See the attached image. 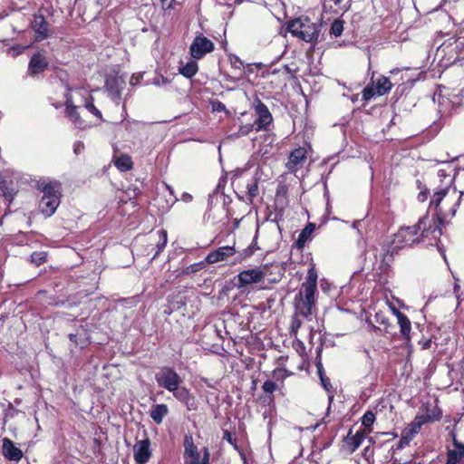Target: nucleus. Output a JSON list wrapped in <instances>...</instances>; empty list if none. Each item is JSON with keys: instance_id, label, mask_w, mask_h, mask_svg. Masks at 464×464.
Segmentation results:
<instances>
[{"instance_id": "39", "label": "nucleus", "mask_w": 464, "mask_h": 464, "mask_svg": "<svg viewBox=\"0 0 464 464\" xmlns=\"http://www.w3.org/2000/svg\"><path fill=\"white\" fill-rule=\"evenodd\" d=\"M231 66L236 70H242L245 67L244 62L237 55L229 57Z\"/></svg>"}, {"instance_id": "46", "label": "nucleus", "mask_w": 464, "mask_h": 464, "mask_svg": "<svg viewBox=\"0 0 464 464\" xmlns=\"http://www.w3.org/2000/svg\"><path fill=\"white\" fill-rule=\"evenodd\" d=\"M84 149V144L81 141H77L73 145V150L75 154H80Z\"/></svg>"}, {"instance_id": "44", "label": "nucleus", "mask_w": 464, "mask_h": 464, "mask_svg": "<svg viewBox=\"0 0 464 464\" xmlns=\"http://www.w3.org/2000/svg\"><path fill=\"white\" fill-rule=\"evenodd\" d=\"M375 322L380 324L386 325L388 324L389 319L386 317L384 314H382V312H378L375 314Z\"/></svg>"}, {"instance_id": "17", "label": "nucleus", "mask_w": 464, "mask_h": 464, "mask_svg": "<svg viewBox=\"0 0 464 464\" xmlns=\"http://www.w3.org/2000/svg\"><path fill=\"white\" fill-rule=\"evenodd\" d=\"M48 66V61L45 57V55L38 52L30 59L29 65H28V73L31 76H34L42 72H44Z\"/></svg>"}, {"instance_id": "45", "label": "nucleus", "mask_w": 464, "mask_h": 464, "mask_svg": "<svg viewBox=\"0 0 464 464\" xmlns=\"http://www.w3.org/2000/svg\"><path fill=\"white\" fill-rule=\"evenodd\" d=\"M411 440L412 439H408L407 440H405V433L402 432L401 439L397 444V450L402 449L405 445H408Z\"/></svg>"}, {"instance_id": "8", "label": "nucleus", "mask_w": 464, "mask_h": 464, "mask_svg": "<svg viewBox=\"0 0 464 464\" xmlns=\"http://www.w3.org/2000/svg\"><path fill=\"white\" fill-rule=\"evenodd\" d=\"M184 457L187 464H208L209 452L207 448L204 449V456L200 460V454L198 448L194 445L191 436H186L184 440Z\"/></svg>"}, {"instance_id": "59", "label": "nucleus", "mask_w": 464, "mask_h": 464, "mask_svg": "<svg viewBox=\"0 0 464 464\" xmlns=\"http://www.w3.org/2000/svg\"><path fill=\"white\" fill-rule=\"evenodd\" d=\"M459 179H464V169H463V172H462V173L460 174V176H459Z\"/></svg>"}, {"instance_id": "27", "label": "nucleus", "mask_w": 464, "mask_h": 464, "mask_svg": "<svg viewBox=\"0 0 464 464\" xmlns=\"http://www.w3.org/2000/svg\"><path fill=\"white\" fill-rule=\"evenodd\" d=\"M370 433V430L357 431L354 435H348L346 439L347 444L351 447V450L354 451L362 443L365 437Z\"/></svg>"}, {"instance_id": "28", "label": "nucleus", "mask_w": 464, "mask_h": 464, "mask_svg": "<svg viewBox=\"0 0 464 464\" xmlns=\"http://www.w3.org/2000/svg\"><path fill=\"white\" fill-rule=\"evenodd\" d=\"M425 422L423 417H416L415 420L403 430L405 433V440L413 439V437L420 431L422 424Z\"/></svg>"}, {"instance_id": "14", "label": "nucleus", "mask_w": 464, "mask_h": 464, "mask_svg": "<svg viewBox=\"0 0 464 464\" xmlns=\"http://www.w3.org/2000/svg\"><path fill=\"white\" fill-rule=\"evenodd\" d=\"M173 396L181 403H183L188 411H196L198 408V403L195 399V396L190 392V391L181 386L180 384L176 388V390H173L172 392Z\"/></svg>"}, {"instance_id": "9", "label": "nucleus", "mask_w": 464, "mask_h": 464, "mask_svg": "<svg viewBox=\"0 0 464 464\" xmlns=\"http://www.w3.org/2000/svg\"><path fill=\"white\" fill-rule=\"evenodd\" d=\"M438 178L442 185L434 192L430 204V206H434L436 208H439L442 199L448 195L450 186L454 180V178L447 174L444 169L438 170Z\"/></svg>"}, {"instance_id": "23", "label": "nucleus", "mask_w": 464, "mask_h": 464, "mask_svg": "<svg viewBox=\"0 0 464 464\" xmlns=\"http://www.w3.org/2000/svg\"><path fill=\"white\" fill-rule=\"evenodd\" d=\"M397 323L400 326V332L401 336L405 340H410L411 331V324L406 314L403 313L397 314Z\"/></svg>"}, {"instance_id": "58", "label": "nucleus", "mask_w": 464, "mask_h": 464, "mask_svg": "<svg viewBox=\"0 0 464 464\" xmlns=\"http://www.w3.org/2000/svg\"><path fill=\"white\" fill-rule=\"evenodd\" d=\"M166 187H167L168 190L172 194L173 193L172 188L169 185H166Z\"/></svg>"}, {"instance_id": "53", "label": "nucleus", "mask_w": 464, "mask_h": 464, "mask_svg": "<svg viewBox=\"0 0 464 464\" xmlns=\"http://www.w3.org/2000/svg\"><path fill=\"white\" fill-rule=\"evenodd\" d=\"M391 310L392 311L393 314L397 317V314L401 313L397 308L394 306H391Z\"/></svg>"}, {"instance_id": "37", "label": "nucleus", "mask_w": 464, "mask_h": 464, "mask_svg": "<svg viewBox=\"0 0 464 464\" xmlns=\"http://www.w3.org/2000/svg\"><path fill=\"white\" fill-rule=\"evenodd\" d=\"M84 107L93 115H95L98 119L102 120V112L95 107L93 104V99L91 98V101L86 100Z\"/></svg>"}, {"instance_id": "1", "label": "nucleus", "mask_w": 464, "mask_h": 464, "mask_svg": "<svg viewBox=\"0 0 464 464\" xmlns=\"http://www.w3.org/2000/svg\"><path fill=\"white\" fill-rule=\"evenodd\" d=\"M430 234L437 238L441 235L440 228L435 225L434 221L428 215L420 218L414 226L401 227L394 234L392 241V253L405 246H411L424 240Z\"/></svg>"}, {"instance_id": "61", "label": "nucleus", "mask_w": 464, "mask_h": 464, "mask_svg": "<svg viewBox=\"0 0 464 464\" xmlns=\"http://www.w3.org/2000/svg\"><path fill=\"white\" fill-rule=\"evenodd\" d=\"M333 399H334V395H333V394H330V395H329V401H330V402L333 401Z\"/></svg>"}, {"instance_id": "32", "label": "nucleus", "mask_w": 464, "mask_h": 464, "mask_svg": "<svg viewBox=\"0 0 464 464\" xmlns=\"http://www.w3.org/2000/svg\"><path fill=\"white\" fill-rule=\"evenodd\" d=\"M375 421V415L372 411H366L363 416L362 417V424L366 429L365 430L371 431V427Z\"/></svg>"}, {"instance_id": "62", "label": "nucleus", "mask_w": 464, "mask_h": 464, "mask_svg": "<svg viewBox=\"0 0 464 464\" xmlns=\"http://www.w3.org/2000/svg\"><path fill=\"white\" fill-rule=\"evenodd\" d=\"M367 453H369V449H368V448H366V449L364 450V454L366 455Z\"/></svg>"}, {"instance_id": "11", "label": "nucleus", "mask_w": 464, "mask_h": 464, "mask_svg": "<svg viewBox=\"0 0 464 464\" xmlns=\"http://www.w3.org/2000/svg\"><path fill=\"white\" fill-rule=\"evenodd\" d=\"M266 277V272L260 267L246 269L237 275L238 286L244 287L252 284L262 282Z\"/></svg>"}, {"instance_id": "60", "label": "nucleus", "mask_w": 464, "mask_h": 464, "mask_svg": "<svg viewBox=\"0 0 464 464\" xmlns=\"http://www.w3.org/2000/svg\"><path fill=\"white\" fill-rule=\"evenodd\" d=\"M130 84H132V85L135 84L134 76H132L131 79H130Z\"/></svg>"}, {"instance_id": "15", "label": "nucleus", "mask_w": 464, "mask_h": 464, "mask_svg": "<svg viewBox=\"0 0 464 464\" xmlns=\"http://www.w3.org/2000/svg\"><path fill=\"white\" fill-rule=\"evenodd\" d=\"M306 160V150L299 147L294 150L289 156L288 161L285 164L289 172L295 173L303 167Z\"/></svg>"}, {"instance_id": "18", "label": "nucleus", "mask_w": 464, "mask_h": 464, "mask_svg": "<svg viewBox=\"0 0 464 464\" xmlns=\"http://www.w3.org/2000/svg\"><path fill=\"white\" fill-rule=\"evenodd\" d=\"M453 446L454 449L448 450L447 464H464V443L453 436Z\"/></svg>"}, {"instance_id": "21", "label": "nucleus", "mask_w": 464, "mask_h": 464, "mask_svg": "<svg viewBox=\"0 0 464 464\" xmlns=\"http://www.w3.org/2000/svg\"><path fill=\"white\" fill-rule=\"evenodd\" d=\"M32 27L37 34L35 38L36 41H42L48 36V24L43 15H37L34 17Z\"/></svg>"}, {"instance_id": "30", "label": "nucleus", "mask_w": 464, "mask_h": 464, "mask_svg": "<svg viewBox=\"0 0 464 464\" xmlns=\"http://www.w3.org/2000/svg\"><path fill=\"white\" fill-rule=\"evenodd\" d=\"M158 236V242L156 244V252L153 255L151 259L156 258L165 248L167 242H168V234L167 231L164 229L159 230L157 232Z\"/></svg>"}, {"instance_id": "63", "label": "nucleus", "mask_w": 464, "mask_h": 464, "mask_svg": "<svg viewBox=\"0 0 464 464\" xmlns=\"http://www.w3.org/2000/svg\"><path fill=\"white\" fill-rule=\"evenodd\" d=\"M242 1H243V0H234V2H235L236 4H239V3H241Z\"/></svg>"}, {"instance_id": "13", "label": "nucleus", "mask_w": 464, "mask_h": 464, "mask_svg": "<svg viewBox=\"0 0 464 464\" xmlns=\"http://www.w3.org/2000/svg\"><path fill=\"white\" fill-rule=\"evenodd\" d=\"M150 441L149 439L138 440L133 446V456L136 464H146L150 457Z\"/></svg>"}, {"instance_id": "33", "label": "nucleus", "mask_w": 464, "mask_h": 464, "mask_svg": "<svg viewBox=\"0 0 464 464\" xmlns=\"http://www.w3.org/2000/svg\"><path fill=\"white\" fill-rule=\"evenodd\" d=\"M256 128L257 126L254 121L248 123H241L238 129V136H246L251 131H256Z\"/></svg>"}, {"instance_id": "19", "label": "nucleus", "mask_w": 464, "mask_h": 464, "mask_svg": "<svg viewBox=\"0 0 464 464\" xmlns=\"http://www.w3.org/2000/svg\"><path fill=\"white\" fill-rule=\"evenodd\" d=\"M3 455L9 460L19 461L23 458L22 450L8 438L3 439Z\"/></svg>"}, {"instance_id": "31", "label": "nucleus", "mask_w": 464, "mask_h": 464, "mask_svg": "<svg viewBox=\"0 0 464 464\" xmlns=\"http://www.w3.org/2000/svg\"><path fill=\"white\" fill-rule=\"evenodd\" d=\"M15 195V192L13 188H9L6 185V181L4 179L2 174L0 173V196L5 198V199L10 203Z\"/></svg>"}, {"instance_id": "50", "label": "nucleus", "mask_w": 464, "mask_h": 464, "mask_svg": "<svg viewBox=\"0 0 464 464\" xmlns=\"http://www.w3.org/2000/svg\"><path fill=\"white\" fill-rule=\"evenodd\" d=\"M214 109H215L216 111H224V110L226 109V106H225L222 102H217V104L214 106Z\"/></svg>"}, {"instance_id": "57", "label": "nucleus", "mask_w": 464, "mask_h": 464, "mask_svg": "<svg viewBox=\"0 0 464 464\" xmlns=\"http://www.w3.org/2000/svg\"><path fill=\"white\" fill-rule=\"evenodd\" d=\"M333 1H334V5H340V4H341V2H342L343 0H333Z\"/></svg>"}, {"instance_id": "7", "label": "nucleus", "mask_w": 464, "mask_h": 464, "mask_svg": "<svg viewBox=\"0 0 464 464\" xmlns=\"http://www.w3.org/2000/svg\"><path fill=\"white\" fill-rule=\"evenodd\" d=\"M155 378L159 386L170 392L183 382L181 377L169 367L162 368L161 371L156 374Z\"/></svg>"}, {"instance_id": "56", "label": "nucleus", "mask_w": 464, "mask_h": 464, "mask_svg": "<svg viewBox=\"0 0 464 464\" xmlns=\"http://www.w3.org/2000/svg\"><path fill=\"white\" fill-rule=\"evenodd\" d=\"M457 158H458V157H457V156H455V157H452V158H451V160H443L442 162H449V161H452V160H456Z\"/></svg>"}, {"instance_id": "55", "label": "nucleus", "mask_w": 464, "mask_h": 464, "mask_svg": "<svg viewBox=\"0 0 464 464\" xmlns=\"http://www.w3.org/2000/svg\"><path fill=\"white\" fill-rule=\"evenodd\" d=\"M437 97H438V99L440 100V94H439V95H438L437 93H435V94H434V96H433V102H437ZM439 102L440 103V101H439Z\"/></svg>"}, {"instance_id": "20", "label": "nucleus", "mask_w": 464, "mask_h": 464, "mask_svg": "<svg viewBox=\"0 0 464 464\" xmlns=\"http://www.w3.org/2000/svg\"><path fill=\"white\" fill-rule=\"evenodd\" d=\"M66 114L71 119V121L74 123V125L79 129H84L86 124L80 118V115L77 111V107L73 105V102L72 96L67 93L66 94Z\"/></svg>"}, {"instance_id": "10", "label": "nucleus", "mask_w": 464, "mask_h": 464, "mask_svg": "<svg viewBox=\"0 0 464 464\" xmlns=\"http://www.w3.org/2000/svg\"><path fill=\"white\" fill-rule=\"evenodd\" d=\"M213 50V42L202 35L196 36L189 47L192 58L197 60L203 58L207 53H211Z\"/></svg>"}, {"instance_id": "4", "label": "nucleus", "mask_w": 464, "mask_h": 464, "mask_svg": "<svg viewBox=\"0 0 464 464\" xmlns=\"http://www.w3.org/2000/svg\"><path fill=\"white\" fill-rule=\"evenodd\" d=\"M43 197L39 203L40 211L46 218L51 217L60 205L61 185L57 181L43 183L40 188Z\"/></svg>"}, {"instance_id": "42", "label": "nucleus", "mask_w": 464, "mask_h": 464, "mask_svg": "<svg viewBox=\"0 0 464 464\" xmlns=\"http://www.w3.org/2000/svg\"><path fill=\"white\" fill-rule=\"evenodd\" d=\"M25 48L26 47L20 46V45L12 46V47L7 49V53L12 55V56H16V55L22 53Z\"/></svg>"}, {"instance_id": "24", "label": "nucleus", "mask_w": 464, "mask_h": 464, "mask_svg": "<svg viewBox=\"0 0 464 464\" xmlns=\"http://www.w3.org/2000/svg\"><path fill=\"white\" fill-rule=\"evenodd\" d=\"M168 413L169 408L166 404H155L150 411V416L155 423L160 424Z\"/></svg>"}, {"instance_id": "6", "label": "nucleus", "mask_w": 464, "mask_h": 464, "mask_svg": "<svg viewBox=\"0 0 464 464\" xmlns=\"http://www.w3.org/2000/svg\"><path fill=\"white\" fill-rule=\"evenodd\" d=\"M256 119L254 122L256 124V131L267 130L273 122V116L267 106L258 98L255 99L252 103Z\"/></svg>"}, {"instance_id": "48", "label": "nucleus", "mask_w": 464, "mask_h": 464, "mask_svg": "<svg viewBox=\"0 0 464 464\" xmlns=\"http://www.w3.org/2000/svg\"><path fill=\"white\" fill-rule=\"evenodd\" d=\"M253 65H256V67H260V63H255V64H247V67L246 70L243 71L244 75H249L250 73L254 72Z\"/></svg>"}, {"instance_id": "35", "label": "nucleus", "mask_w": 464, "mask_h": 464, "mask_svg": "<svg viewBox=\"0 0 464 464\" xmlns=\"http://www.w3.org/2000/svg\"><path fill=\"white\" fill-rule=\"evenodd\" d=\"M343 31V22L342 20H334L331 25L330 33L331 34L338 37L342 34Z\"/></svg>"}, {"instance_id": "51", "label": "nucleus", "mask_w": 464, "mask_h": 464, "mask_svg": "<svg viewBox=\"0 0 464 464\" xmlns=\"http://www.w3.org/2000/svg\"><path fill=\"white\" fill-rule=\"evenodd\" d=\"M301 322L299 320H294L292 323V329L293 331H297V329L300 327Z\"/></svg>"}, {"instance_id": "41", "label": "nucleus", "mask_w": 464, "mask_h": 464, "mask_svg": "<svg viewBox=\"0 0 464 464\" xmlns=\"http://www.w3.org/2000/svg\"><path fill=\"white\" fill-rule=\"evenodd\" d=\"M320 380H321V384L324 387V389L327 392H331L332 389H333V386L331 384L330 379L327 376H325L324 374H321V379Z\"/></svg>"}, {"instance_id": "47", "label": "nucleus", "mask_w": 464, "mask_h": 464, "mask_svg": "<svg viewBox=\"0 0 464 464\" xmlns=\"http://www.w3.org/2000/svg\"><path fill=\"white\" fill-rule=\"evenodd\" d=\"M173 1L174 0H160L162 9L168 10V9L171 8Z\"/></svg>"}, {"instance_id": "52", "label": "nucleus", "mask_w": 464, "mask_h": 464, "mask_svg": "<svg viewBox=\"0 0 464 464\" xmlns=\"http://www.w3.org/2000/svg\"><path fill=\"white\" fill-rule=\"evenodd\" d=\"M224 439L227 440V441L231 442V435L228 431L224 432Z\"/></svg>"}, {"instance_id": "64", "label": "nucleus", "mask_w": 464, "mask_h": 464, "mask_svg": "<svg viewBox=\"0 0 464 464\" xmlns=\"http://www.w3.org/2000/svg\"><path fill=\"white\" fill-rule=\"evenodd\" d=\"M461 96L464 98V88L461 90Z\"/></svg>"}, {"instance_id": "2", "label": "nucleus", "mask_w": 464, "mask_h": 464, "mask_svg": "<svg viewBox=\"0 0 464 464\" xmlns=\"http://www.w3.org/2000/svg\"><path fill=\"white\" fill-rule=\"evenodd\" d=\"M317 278V271L312 266L307 271L305 282L302 284L301 289L295 298V307L297 314L304 317L312 314V309L314 306Z\"/></svg>"}, {"instance_id": "3", "label": "nucleus", "mask_w": 464, "mask_h": 464, "mask_svg": "<svg viewBox=\"0 0 464 464\" xmlns=\"http://www.w3.org/2000/svg\"><path fill=\"white\" fill-rule=\"evenodd\" d=\"M287 31L306 43H315L320 34V25L308 17H298L287 22Z\"/></svg>"}, {"instance_id": "34", "label": "nucleus", "mask_w": 464, "mask_h": 464, "mask_svg": "<svg viewBox=\"0 0 464 464\" xmlns=\"http://www.w3.org/2000/svg\"><path fill=\"white\" fill-rule=\"evenodd\" d=\"M207 264V262L204 261H200L198 263H194L188 266H187L184 270H183V274H186V275H190V274H194V273H197L198 271H200L201 269L205 268V265Z\"/></svg>"}, {"instance_id": "5", "label": "nucleus", "mask_w": 464, "mask_h": 464, "mask_svg": "<svg viewBox=\"0 0 464 464\" xmlns=\"http://www.w3.org/2000/svg\"><path fill=\"white\" fill-rule=\"evenodd\" d=\"M232 186L237 189L246 188L250 202L258 196L259 178L246 169H237L232 172Z\"/></svg>"}, {"instance_id": "43", "label": "nucleus", "mask_w": 464, "mask_h": 464, "mask_svg": "<svg viewBox=\"0 0 464 464\" xmlns=\"http://www.w3.org/2000/svg\"><path fill=\"white\" fill-rule=\"evenodd\" d=\"M374 94H377L375 87L374 88H372V87H366L363 90L362 97H363L364 100L367 101V100H370L372 97H373Z\"/></svg>"}, {"instance_id": "29", "label": "nucleus", "mask_w": 464, "mask_h": 464, "mask_svg": "<svg viewBox=\"0 0 464 464\" xmlns=\"http://www.w3.org/2000/svg\"><path fill=\"white\" fill-rule=\"evenodd\" d=\"M374 87L378 95H384L392 89V84L389 78L381 76L374 82Z\"/></svg>"}, {"instance_id": "36", "label": "nucleus", "mask_w": 464, "mask_h": 464, "mask_svg": "<svg viewBox=\"0 0 464 464\" xmlns=\"http://www.w3.org/2000/svg\"><path fill=\"white\" fill-rule=\"evenodd\" d=\"M69 339L75 346H80L81 348L88 344V340L85 337L82 338L78 334H70Z\"/></svg>"}, {"instance_id": "25", "label": "nucleus", "mask_w": 464, "mask_h": 464, "mask_svg": "<svg viewBox=\"0 0 464 464\" xmlns=\"http://www.w3.org/2000/svg\"><path fill=\"white\" fill-rule=\"evenodd\" d=\"M198 65L195 60L189 59L185 64L180 62L179 72L184 77L190 79L198 72Z\"/></svg>"}, {"instance_id": "12", "label": "nucleus", "mask_w": 464, "mask_h": 464, "mask_svg": "<svg viewBox=\"0 0 464 464\" xmlns=\"http://www.w3.org/2000/svg\"><path fill=\"white\" fill-rule=\"evenodd\" d=\"M125 81L120 76H114L106 80V88L109 97L119 104L121 99V92L125 88Z\"/></svg>"}, {"instance_id": "16", "label": "nucleus", "mask_w": 464, "mask_h": 464, "mask_svg": "<svg viewBox=\"0 0 464 464\" xmlns=\"http://www.w3.org/2000/svg\"><path fill=\"white\" fill-rule=\"evenodd\" d=\"M236 252L234 246H220L218 249L209 252L205 258V262H207V264H214L225 261L228 257L234 256Z\"/></svg>"}, {"instance_id": "40", "label": "nucleus", "mask_w": 464, "mask_h": 464, "mask_svg": "<svg viewBox=\"0 0 464 464\" xmlns=\"http://www.w3.org/2000/svg\"><path fill=\"white\" fill-rule=\"evenodd\" d=\"M277 388V385L273 381H266L262 386L264 392L273 393Z\"/></svg>"}, {"instance_id": "22", "label": "nucleus", "mask_w": 464, "mask_h": 464, "mask_svg": "<svg viewBox=\"0 0 464 464\" xmlns=\"http://www.w3.org/2000/svg\"><path fill=\"white\" fill-rule=\"evenodd\" d=\"M315 229V225L314 223H308L304 228L300 232L298 238L295 242L296 247L298 249H302L305 243L312 238V234Z\"/></svg>"}, {"instance_id": "54", "label": "nucleus", "mask_w": 464, "mask_h": 464, "mask_svg": "<svg viewBox=\"0 0 464 464\" xmlns=\"http://www.w3.org/2000/svg\"><path fill=\"white\" fill-rule=\"evenodd\" d=\"M317 368H318V374H319V377L321 378V374H324V373L323 367H322V365H319Z\"/></svg>"}, {"instance_id": "49", "label": "nucleus", "mask_w": 464, "mask_h": 464, "mask_svg": "<svg viewBox=\"0 0 464 464\" xmlns=\"http://www.w3.org/2000/svg\"><path fill=\"white\" fill-rule=\"evenodd\" d=\"M428 195H429V190L428 189H425V190H422L419 193L418 195V199L421 202L425 201L428 198Z\"/></svg>"}, {"instance_id": "38", "label": "nucleus", "mask_w": 464, "mask_h": 464, "mask_svg": "<svg viewBox=\"0 0 464 464\" xmlns=\"http://www.w3.org/2000/svg\"><path fill=\"white\" fill-rule=\"evenodd\" d=\"M46 260V254L44 252H34L31 255V261L37 266L44 263Z\"/></svg>"}, {"instance_id": "26", "label": "nucleus", "mask_w": 464, "mask_h": 464, "mask_svg": "<svg viewBox=\"0 0 464 464\" xmlns=\"http://www.w3.org/2000/svg\"><path fill=\"white\" fill-rule=\"evenodd\" d=\"M113 163L115 167L122 172L129 171L133 168L131 158L127 154L113 157Z\"/></svg>"}]
</instances>
